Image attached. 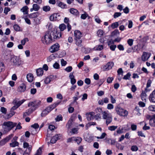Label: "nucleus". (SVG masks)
I'll use <instances>...</instances> for the list:
<instances>
[{
    "label": "nucleus",
    "mask_w": 155,
    "mask_h": 155,
    "mask_svg": "<svg viewBox=\"0 0 155 155\" xmlns=\"http://www.w3.org/2000/svg\"><path fill=\"white\" fill-rule=\"evenodd\" d=\"M25 101V100H22L21 101H17L16 100H14L12 103L13 104H15L17 107H19Z\"/></svg>",
    "instance_id": "16"
},
{
    "label": "nucleus",
    "mask_w": 155,
    "mask_h": 155,
    "mask_svg": "<svg viewBox=\"0 0 155 155\" xmlns=\"http://www.w3.org/2000/svg\"><path fill=\"white\" fill-rule=\"evenodd\" d=\"M149 99L150 101L155 103V93L153 91L150 96Z\"/></svg>",
    "instance_id": "22"
},
{
    "label": "nucleus",
    "mask_w": 155,
    "mask_h": 155,
    "mask_svg": "<svg viewBox=\"0 0 155 155\" xmlns=\"http://www.w3.org/2000/svg\"><path fill=\"white\" fill-rule=\"evenodd\" d=\"M57 4L58 6L62 9H64L66 8V5L61 2H58Z\"/></svg>",
    "instance_id": "31"
},
{
    "label": "nucleus",
    "mask_w": 155,
    "mask_h": 155,
    "mask_svg": "<svg viewBox=\"0 0 155 155\" xmlns=\"http://www.w3.org/2000/svg\"><path fill=\"white\" fill-rule=\"evenodd\" d=\"M72 121L71 120H69L67 124H66V127H67L68 129H70L71 127V123Z\"/></svg>",
    "instance_id": "57"
},
{
    "label": "nucleus",
    "mask_w": 155,
    "mask_h": 155,
    "mask_svg": "<svg viewBox=\"0 0 155 155\" xmlns=\"http://www.w3.org/2000/svg\"><path fill=\"white\" fill-rule=\"evenodd\" d=\"M121 15V13L120 12H115L114 15V18H116L120 16Z\"/></svg>",
    "instance_id": "56"
},
{
    "label": "nucleus",
    "mask_w": 155,
    "mask_h": 155,
    "mask_svg": "<svg viewBox=\"0 0 155 155\" xmlns=\"http://www.w3.org/2000/svg\"><path fill=\"white\" fill-rule=\"evenodd\" d=\"M74 141H75L78 144H79L82 140L81 138L79 137H75Z\"/></svg>",
    "instance_id": "34"
},
{
    "label": "nucleus",
    "mask_w": 155,
    "mask_h": 155,
    "mask_svg": "<svg viewBox=\"0 0 155 155\" xmlns=\"http://www.w3.org/2000/svg\"><path fill=\"white\" fill-rule=\"evenodd\" d=\"M148 109L150 111H155V106L150 105Z\"/></svg>",
    "instance_id": "52"
},
{
    "label": "nucleus",
    "mask_w": 155,
    "mask_h": 155,
    "mask_svg": "<svg viewBox=\"0 0 155 155\" xmlns=\"http://www.w3.org/2000/svg\"><path fill=\"white\" fill-rule=\"evenodd\" d=\"M117 128V126H111L108 127V129L110 131H113L115 130Z\"/></svg>",
    "instance_id": "37"
},
{
    "label": "nucleus",
    "mask_w": 155,
    "mask_h": 155,
    "mask_svg": "<svg viewBox=\"0 0 155 155\" xmlns=\"http://www.w3.org/2000/svg\"><path fill=\"white\" fill-rule=\"evenodd\" d=\"M27 78L28 81L29 82H31L34 79V77L32 74H29L27 75Z\"/></svg>",
    "instance_id": "27"
},
{
    "label": "nucleus",
    "mask_w": 155,
    "mask_h": 155,
    "mask_svg": "<svg viewBox=\"0 0 155 155\" xmlns=\"http://www.w3.org/2000/svg\"><path fill=\"white\" fill-rule=\"evenodd\" d=\"M32 7L34 10L35 11H38L40 8V6L36 4H33Z\"/></svg>",
    "instance_id": "35"
},
{
    "label": "nucleus",
    "mask_w": 155,
    "mask_h": 155,
    "mask_svg": "<svg viewBox=\"0 0 155 155\" xmlns=\"http://www.w3.org/2000/svg\"><path fill=\"white\" fill-rule=\"evenodd\" d=\"M61 19L60 15L57 13H54L50 16V19L51 21H59Z\"/></svg>",
    "instance_id": "7"
},
{
    "label": "nucleus",
    "mask_w": 155,
    "mask_h": 155,
    "mask_svg": "<svg viewBox=\"0 0 155 155\" xmlns=\"http://www.w3.org/2000/svg\"><path fill=\"white\" fill-rule=\"evenodd\" d=\"M52 38L53 39H58L61 37V34L60 32H58L56 30L50 32Z\"/></svg>",
    "instance_id": "6"
},
{
    "label": "nucleus",
    "mask_w": 155,
    "mask_h": 155,
    "mask_svg": "<svg viewBox=\"0 0 155 155\" xmlns=\"http://www.w3.org/2000/svg\"><path fill=\"white\" fill-rule=\"evenodd\" d=\"M59 44L58 43H56L50 47L49 51L52 53L55 52L59 50Z\"/></svg>",
    "instance_id": "8"
},
{
    "label": "nucleus",
    "mask_w": 155,
    "mask_h": 155,
    "mask_svg": "<svg viewBox=\"0 0 155 155\" xmlns=\"http://www.w3.org/2000/svg\"><path fill=\"white\" fill-rule=\"evenodd\" d=\"M105 34L104 31L103 30L101 29L98 30L97 32V36L99 37H101L102 36L104 35Z\"/></svg>",
    "instance_id": "24"
},
{
    "label": "nucleus",
    "mask_w": 155,
    "mask_h": 155,
    "mask_svg": "<svg viewBox=\"0 0 155 155\" xmlns=\"http://www.w3.org/2000/svg\"><path fill=\"white\" fill-rule=\"evenodd\" d=\"M87 16L88 14L86 12H84V14H81V18L82 19H85Z\"/></svg>",
    "instance_id": "45"
},
{
    "label": "nucleus",
    "mask_w": 155,
    "mask_h": 155,
    "mask_svg": "<svg viewBox=\"0 0 155 155\" xmlns=\"http://www.w3.org/2000/svg\"><path fill=\"white\" fill-rule=\"evenodd\" d=\"M28 7L27 6H25L21 8L20 11L23 13L24 15H27L28 14Z\"/></svg>",
    "instance_id": "19"
},
{
    "label": "nucleus",
    "mask_w": 155,
    "mask_h": 155,
    "mask_svg": "<svg viewBox=\"0 0 155 155\" xmlns=\"http://www.w3.org/2000/svg\"><path fill=\"white\" fill-rule=\"evenodd\" d=\"M38 12H35L32 14H31L28 15V17L30 18H35L37 17L38 16Z\"/></svg>",
    "instance_id": "32"
},
{
    "label": "nucleus",
    "mask_w": 155,
    "mask_h": 155,
    "mask_svg": "<svg viewBox=\"0 0 155 155\" xmlns=\"http://www.w3.org/2000/svg\"><path fill=\"white\" fill-rule=\"evenodd\" d=\"M104 111H102V108L100 107H98L95 110V112L97 114H100L101 113H102L103 114V112Z\"/></svg>",
    "instance_id": "40"
},
{
    "label": "nucleus",
    "mask_w": 155,
    "mask_h": 155,
    "mask_svg": "<svg viewBox=\"0 0 155 155\" xmlns=\"http://www.w3.org/2000/svg\"><path fill=\"white\" fill-rule=\"evenodd\" d=\"M53 68L55 69H59L60 68V65L57 62H55L53 65Z\"/></svg>",
    "instance_id": "46"
},
{
    "label": "nucleus",
    "mask_w": 155,
    "mask_h": 155,
    "mask_svg": "<svg viewBox=\"0 0 155 155\" xmlns=\"http://www.w3.org/2000/svg\"><path fill=\"white\" fill-rule=\"evenodd\" d=\"M101 116L100 114H97L96 115H94V119L96 120H99L101 119Z\"/></svg>",
    "instance_id": "44"
},
{
    "label": "nucleus",
    "mask_w": 155,
    "mask_h": 155,
    "mask_svg": "<svg viewBox=\"0 0 155 155\" xmlns=\"http://www.w3.org/2000/svg\"><path fill=\"white\" fill-rule=\"evenodd\" d=\"M115 109L117 114L121 116L124 117L127 116L128 115L127 111L124 110L120 107H117L115 108Z\"/></svg>",
    "instance_id": "5"
},
{
    "label": "nucleus",
    "mask_w": 155,
    "mask_h": 155,
    "mask_svg": "<svg viewBox=\"0 0 155 155\" xmlns=\"http://www.w3.org/2000/svg\"><path fill=\"white\" fill-rule=\"evenodd\" d=\"M40 104V101H39L37 104L35 102H30L28 104L29 107H31V108L28 110V114L31 113L33 111L35 110L36 108Z\"/></svg>",
    "instance_id": "3"
},
{
    "label": "nucleus",
    "mask_w": 155,
    "mask_h": 155,
    "mask_svg": "<svg viewBox=\"0 0 155 155\" xmlns=\"http://www.w3.org/2000/svg\"><path fill=\"white\" fill-rule=\"evenodd\" d=\"M119 34V32L118 30L116 29L113 31L111 33L112 36L117 35Z\"/></svg>",
    "instance_id": "39"
},
{
    "label": "nucleus",
    "mask_w": 155,
    "mask_h": 155,
    "mask_svg": "<svg viewBox=\"0 0 155 155\" xmlns=\"http://www.w3.org/2000/svg\"><path fill=\"white\" fill-rule=\"evenodd\" d=\"M76 41V45L79 47L82 46L81 43H82V40L81 38H75Z\"/></svg>",
    "instance_id": "29"
},
{
    "label": "nucleus",
    "mask_w": 155,
    "mask_h": 155,
    "mask_svg": "<svg viewBox=\"0 0 155 155\" xmlns=\"http://www.w3.org/2000/svg\"><path fill=\"white\" fill-rule=\"evenodd\" d=\"M61 65L62 66H64L66 65L67 62L66 61H64V59H61Z\"/></svg>",
    "instance_id": "60"
},
{
    "label": "nucleus",
    "mask_w": 155,
    "mask_h": 155,
    "mask_svg": "<svg viewBox=\"0 0 155 155\" xmlns=\"http://www.w3.org/2000/svg\"><path fill=\"white\" fill-rule=\"evenodd\" d=\"M150 125L153 127H155V116L150 119L149 121Z\"/></svg>",
    "instance_id": "30"
},
{
    "label": "nucleus",
    "mask_w": 155,
    "mask_h": 155,
    "mask_svg": "<svg viewBox=\"0 0 155 155\" xmlns=\"http://www.w3.org/2000/svg\"><path fill=\"white\" fill-rule=\"evenodd\" d=\"M131 76L130 73H128L126 75H125L123 78V79L125 80L128 79Z\"/></svg>",
    "instance_id": "54"
},
{
    "label": "nucleus",
    "mask_w": 155,
    "mask_h": 155,
    "mask_svg": "<svg viewBox=\"0 0 155 155\" xmlns=\"http://www.w3.org/2000/svg\"><path fill=\"white\" fill-rule=\"evenodd\" d=\"M29 41V40L27 38H25L23 40L21 41V44L24 45H25L26 43L28 42Z\"/></svg>",
    "instance_id": "41"
},
{
    "label": "nucleus",
    "mask_w": 155,
    "mask_h": 155,
    "mask_svg": "<svg viewBox=\"0 0 155 155\" xmlns=\"http://www.w3.org/2000/svg\"><path fill=\"white\" fill-rule=\"evenodd\" d=\"M48 113V111L46 109L44 110L42 112L41 114V116L42 117H44Z\"/></svg>",
    "instance_id": "59"
},
{
    "label": "nucleus",
    "mask_w": 155,
    "mask_h": 155,
    "mask_svg": "<svg viewBox=\"0 0 155 155\" xmlns=\"http://www.w3.org/2000/svg\"><path fill=\"white\" fill-rule=\"evenodd\" d=\"M23 147L25 148H26V150H27V151H28V152H31L32 148V146L29 145L28 143L24 142L23 143Z\"/></svg>",
    "instance_id": "14"
},
{
    "label": "nucleus",
    "mask_w": 155,
    "mask_h": 155,
    "mask_svg": "<svg viewBox=\"0 0 155 155\" xmlns=\"http://www.w3.org/2000/svg\"><path fill=\"white\" fill-rule=\"evenodd\" d=\"M138 147L136 145L133 146L131 148V150L133 151H136L138 150Z\"/></svg>",
    "instance_id": "51"
},
{
    "label": "nucleus",
    "mask_w": 155,
    "mask_h": 155,
    "mask_svg": "<svg viewBox=\"0 0 155 155\" xmlns=\"http://www.w3.org/2000/svg\"><path fill=\"white\" fill-rule=\"evenodd\" d=\"M11 61L13 63L14 65L17 66H19L23 63V62L21 59L16 56H14L12 58Z\"/></svg>",
    "instance_id": "4"
},
{
    "label": "nucleus",
    "mask_w": 155,
    "mask_h": 155,
    "mask_svg": "<svg viewBox=\"0 0 155 155\" xmlns=\"http://www.w3.org/2000/svg\"><path fill=\"white\" fill-rule=\"evenodd\" d=\"M119 26V23L118 22H115L111 25V27L113 29L117 28Z\"/></svg>",
    "instance_id": "38"
},
{
    "label": "nucleus",
    "mask_w": 155,
    "mask_h": 155,
    "mask_svg": "<svg viewBox=\"0 0 155 155\" xmlns=\"http://www.w3.org/2000/svg\"><path fill=\"white\" fill-rule=\"evenodd\" d=\"M54 56L53 54H51L47 58V61L48 62L51 61L54 58Z\"/></svg>",
    "instance_id": "43"
},
{
    "label": "nucleus",
    "mask_w": 155,
    "mask_h": 155,
    "mask_svg": "<svg viewBox=\"0 0 155 155\" xmlns=\"http://www.w3.org/2000/svg\"><path fill=\"white\" fill-rule=\"evenodd\" d=\"M53 40L50 31H49L46 32L42 38L41 41L44 44L49 45L52 42Z\"/></svg>",
    "instance_id": "1"
},
{
    "label": "nucleus",
    "mask_w": 155,
    "mask_h": 155,
    "mask_svg": "<svg viewBox=\"0 0 155 155\" xmlns=\"http://www.w3.org/2000/svg\"><path fill=\"white\" fill-rule=\"evenodd\" d=\"M36 72L38 76H41L43 74V69L42 68H40L36 70Z\"/></svg>",
    "instance_id": "25"
},
{
    "label": "nucleus",
    "mask_w": 155,
    "mask_h": 155,
    "mask_svg": "<svg viewBox=\"0 0 155 155\" xmlns=\"http://www.w3.org/2000/svg\"><path fill=\"white\" fill-rule=\"evenodd\" d=\"M26 88V86L24 84H22L18 87V91L19 92H23L25 90Z\"/></svg>",
    "instance_id": "18"
},
{
    "label": "nucleus",
    "mask_w": 155,
    "mask_h": 155,
    "mask_svg": "<svg viewBox=\"0 0 155 155\" xmlns=\"http://www.w3.org/2000/svg\"><path fill=\"white\" fill-rule=\"evenodd\" d=\"M141 97L143 101H146V100L147 98V96L145 91H142L141 94Z\"/></svg>",
    "instance_id": "28"
},
{
    "label": "nucleus",
    "mask_w": 155,
    "mask_h": 155,
    "mask_svg": "<svg viewBox=\"0 0 155 155\" xmlns=\"http://www.w3.org/2000/svg\"><path fill=\"white\" fill-rule=\"evenodd\" d=\"M59 135H55L50 140V142L52 143H55L58 140Z\"/></svg>",
    "instance_id": "23"
},
{
    "label": "nucleus",
    "mask_w": 155,
    "mask_h": 155,
    "mask_svg": "<svg viewBox=\"0 0 155 155\" xmlns=\"http://www.w3.org/2000/svg\"><path fill=\"white\" fill-rule=\"evenodd\" d=\"M18 139L17 137H15L12 140V142L10 143V146L14 147L18 146L19 143L17 141Z\"/></svg>",
    "instance_id": "10"
},
{
    "label": "nucleus",
    "mask_w": 155,
    "mask_h": 155,
    "mask_svg": "<svg viewBox=\"0 0 155 155\" xmlns=\"http://www.w3.org/2000/svg\"><path fill=\"white\" fill-rule=\"evenodd\" d=\"M12 136V135H10L5 138L1 140L0 141V146H2L5 145L11 139Z\"/></svg>",
    "instance_id": "12"
},
{
    "label": "nucleus",
    "mask_w": 155,
    "mask_h": 155,
    "mask_svg": "<svg viewBox=\"0 0 155 155\" xmlns=\"http://www.w3.org/2000/svg\"><path fill=\"white\" fill-rule=\"evenodd\" d=\"M108 117V118L106 121V123L107 125L110 124L112 120V118L111 115L110 117Z\"/></svg>",
    "instance_id": "36"
},
{
    "label": "nucleus",
    "mask_w": 155,
    "mask_h": 155,
    "mask_svg": "<svg viewBox=\"0 0 155 155\" xmlns=\"http://www.w3.org/2000/svg\"><path fill=\"white\" fill-rule=\"evenodd\" d=\"M150 53L145 52H143L141 57L142 61H147L150 58Z\"/></svg>",
    "instance_id": "11"
},
{
    "label": "nucleus",
    "mask_w": 155,
    "mask_h": 155,
    "mask_svg": "<svg viewBox=\"0 0 155 155\" xmlns=\"http://www.w3.org/2000/svg\"><path fill=\"white\" fill-rule=\"evenodd\" d=\"M54 109V108L53 107H52V105L51 104L47 107L46 108V109L48 111V113H49Z\"/></svg>",
    "instance_id": "49"
},
{
    "label": "nucleus",
    "mask_w": 155,
    "mask_h": 155,
    "mask_svg": "<svg viewBox=\"0 0 155 155\" xmlns=\"http://www.w3.org/2000/svg\"><path fill=\"white\" fill-rule=\"evenodd\" d=\"M110 49L112 51H114L117 47V46L115 45H112L109 46Z\"/></svg>",
    "instance_id": "55"
},
{
    "label": "nucleus",
    "mask_w": 155,
    "mask_h": 155,
    "mask_svg": "<svg viewBox=\"0 0 155 155\" xmlns=\"http://www.w3.org/2000/svg\"><path fill=\"white\" fill-rule=\"evenodd\" d=\"M95 113L93 112H91L89 113H87L86 114V116L87 120L90 121L94 119V115Z\"/></svg>",
    "instance_id": "13"
},
{
    "label": "nucleus",
    "mask_w": 155,
    "mask_h": 155,
    "mask_svg": "<svg viewBox=\"0 0 155 155\" xmlns=\"http://www.w3.org/2000/svg\"><path fill=\"white\" fill-rule=\"evenodd\" d=\"M43 9L44 11L47 12L50 10V7L49 6H45L43 7Z\"/></svg>",
    "instance_id": "47"
},
{
    "label": "nucleus",
    "mask_w": 155,
    "mask_h": 155,
    "mask_svg": "<svg viewBox=\"0 0 155 155\" xmlns=\"http://www.w3.org/2000/svg\"><path fill=\"white\" fill-rule=\"evenodd\" d=\"M16 125L17 123H13L11 121L5 122L2 125V127L4 131L7 132L10 130Z\"/></svg>",
    "instance_id": "2"
},
{
    "label": "nucleus",
    "mask_w": 155,
    "mask_h": 155,
    "mask_svg": "<svg viewBox=\"0 0 155 155\" xmlns=\"http://www.w3.org/2000/svg\"><path fill=\"white\" fill-rule=\"evenodd\" d=\"M70 12L71 14L76 16L79 15V12L77 9L73 8L70 9Z\"/></svg>",
    "instance_id": "21"
},
{
    "label": "nucleus",
    "mask_w": 155,
    "mask_h": 155,
    "mask_svg": "<svg viewBox=\"0 0 155 155\" xmlns=\"http://www.w3.org/2000/svg\"><path fill=\"white\" fill-rule=\"evenodd\" d=\"M14 28L16 31H19L20 27L18 25H15L13 26Z\"/></svg>",
    "instance_id": "62"
},
{
    "label": "nucleus",
    "mask_w": 155,
    "mask_h": 155,
    "mask_svg": "<svg viewBox=\"0 0 155 155\" xmlns=\"http://www.w3.org/2000/svg\"><path fill=\"white\" fill-rule=\"evenodd\" d=\"M111 115L108 113L106 111H104L103 112L102 117L104 119L106 120L108 118V117H110Z\"/></svg>",
    "instance_id": "26"
},
{
    "label": "nucleus",
    "mask_w": 155,
    "mask_h": 155,
    "mask_svg": "<svg viewBox=\"0 0 155 155\" xmlns=\"http://www.w3.org/2000/svg\"><path fill=\"white\" fill-rule=\"evenodd\" d=\"M72 70V68L71 66H68L64 69V70L68 72H70Z\"/></svg>",
    "instance_id": "53"
},
{
    "label": "nucleus",
    "mask_w": 155,
    "mask_h": 155,
    "mask_svg": "<svg viewBox=\"0 0 155 155\" xmlns=\"http://www.w3.org/2000/svg\"><path fill=\"white\" fill-rule=\"evenodd\" d=\"M104 48V46L102 45H97L94 48V49L96 50L97 51H101Z\"/></svg>",
    "instance_id": "33"
},
{
    "label": "nucleus",
    "mask_w": 155,
    "mask_h": 155,
    "mask_svg": "<svg viewBox=\"0 0 155 155\" xmlns=\"http://www.w3.org/2000/svg\"><path fill=\"white\" fill-rule=\"evenodd\" d=\"M106 135V134L104 132L102 134L101 136L100 137H97V138L98 139H102L104 138Z\"/></svg>",
    "instance_id": "61"
},
{
    "label": "nucleus",
    "mask_w": 155,
    "mask_h": 155,
    "mask_svg": "<svg viewBox=\"0 0 155 155\" xmlns=\"http://www.w3.org/2000/svg\"><path fill=\"white\" fill-rule=\"evenodd\" d=\"M75 38H80L82 37V34L79 30H75L74 31Z\"/></svg>",
    "instance_id": "17"
},
{
    "label": "nucleus",
    "mask_w": 155,
    "mask_h": 155,
    "mask_svg": "<svg viewBox=\"0 0 155 155\" xmlns=\"http://www.w3.org/2000/svg\"><path fill=\"white\" fill-rule=\"evenodd\" d=\"M69 78L70 79V81L71 84L74 85L76 82V80L75 78V77L73 75V73H71L69 75Z\"/></svg>",
    "instance_id": "15"
},
{
    "label": "nucleus",
    "mask_w": 155,
    "mask_h": 155,
    "mask_svg": "<svg viewBox=\"0 0 155 155\" xmlns=\"http://www.w3.org/2000/svg\"><path fill=\"white\" fill-rule=\"evenodd\" d=\"M117 48L120 51H124V48L123 46L121 44H120L117 45Z\"/></svg>",
    "instance_id": "63"
},
{
    "label": "nucleus",
    "mask_w": 155,
    "mask_h": 155,
    "mask_svg": "<svg viewBox=\"0 0 155 155\" xmlns=\"http://www.w3.org/2000/svg\"><path fill=\"white\" fill-rule=\"evenodd\" d=\"M59 28L61 31H62L66 28V26L64 24H61L59 25Z\"/></svg>",
    "instance_id": "42"
},
{
    "label": "nucleus",
    "mask_w": 155,
    "mask_h": 155,
    "mask_svg": "<svg viewBox=\"0 0 155 155\" xmlns=\"http://www.w3.org/2000/svg\"><path fill=\"white\" fill-rule=\"evenodd\" d=\"M0 111L3 114H6L7 112V109L4 107H1Z\"/></svg>",
    "instance_id": "58"
},
{
    "label": "nucleus",
    "mask_w": 155,
    "mask_h": 155,
    "mask_svg": "<svg viewBox=\"0 0 155 155\" xmlns=\"http://www.w3.org/2000/svg\"><path fill=\"white\" fill-rule=\"evenodd\" d=\"M134 40L132 39H129L127 41V43L130 46L133 45Z\"/></svg>",
    "instance_id": "48"
},
{
    "label": "nucleus",
    "mask_w": 155,
    "mask_h": 155,
    "mask_svg": "<svg viewBox=\"0 0 155 155\" xmlns=\"http://www.w3.org/2000/svg\"><path fill=\"white\" fill-rule=\"evenodd\" d=\"M41 147H39L37 150L36 153L35 155H41Z\"/></svg>",
    "instance_id": "64"
},
{
    "label": "nucleus",
    "mask_w": 155,
    "mask_h": 155,
    "mask_svg": "<svg viewBox=\"0 0 155 155\" xmlns=\"http://www.w3.org/2000/svg\"><path fill=\"white\" fill-rule=\"evenodd\" d=\"M114 63L113 62H108L103 67V70L107 71L111 69L114 66Z\"/></svg>",
    "instance_id": "9"
},
{
    "label": "nucleus",
    "mask_w": 155,
    "mask_h": 155,
    "mask_svg": "<svg viewBox=\"0 0 155 155\" xmlns=\"http://www.w3.org/2000/svg\"><path fill=\"white\" fill-rule=\"evenodd\" d=\"M22 18L25 20V21L29 25H30L31 24L30 20L27 18L26 16L25 17L23 16L22 17Z\"/></svg>",
    "instance_id": "50"
},
{
    "label": "nucleus",
    "mask_w": 155,
    "mask_h": 155,
    "mask_svg": "<svg viewBox=\"0 0 155 155\" xmlns=\"http://www.w3.org/2000/svg\"><path fill=\"white\" fill-rule=\"evenodd\" d=\"M54 78L53 75H51L49 77H47L45 80V83L46 84H48L53 80Z\"/></svg>",
    "instance_id": "20"
}]
</instances>
